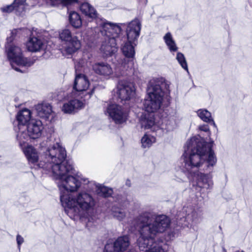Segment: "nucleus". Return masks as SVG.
Segmentation results:
<instances>
[{"mask_svg": "<svg viewBox=\"0 0 252 252\" xmlns=\"http://www.w3.org/2000/svg\"><path fill=\"white\" fill-rule=\"evenodd\" d=\"M66 156L65 149L56 143L47 148L44 153V160L40 161L37 166L58 180L60 200L66 214L74 220L87 218L94 210L95 201L85 191L76 195L65 192L77 191L81 186V181L88 180L75 173L72 165L65 160Z\"/></svg>", "mask_w": 252, "mask_h": 252, "instance_id": "obj_1", "label": "nucleus"}, {"mask_svg": "<svg viewBox=\"0 0 252 252\" xmlns=\"http://www.w3.org/2000/svg\"><path fill=\"white\" fill-rule=\"evenodd\" d=\"M213 143L211 141L207 147L200 137H193L187 142V150L184 155L183 172L188 179H195L199 187L206 189L213 186L212 176L198 172L197 169L203 164L209 168L216 164L217 159L211 147Z\"/></svg>", "mask_w": 252, "mask_h": 252, "instance_id": "obj_2", "label": "nucleus"}, {"mask_svg": "<svg viewBox=\"0 0 252 252\" xmlns=\"http://www.w3.org/2000/svg\"><path fill=\"white\" fill-rule=\"evenodd\" d=\"M140 236L137 240L140 251L143 252H166V245L163 242L154 240L156 236L166 231L170 226V221L165 215H158L151 218L141 216ZM127 252H137L131 249Z\"/></svg>", "mask_w": 252, "mask_h": 252, "instance_id": "obj_3", "label": "nucleus"}, {"mask_svg": "<svg viewBox=\"0 0 252 252\" xmlns=\"http://www.w3.org/2000/svg\"><path fill=\"white\" fill-rule=\"evenodd\" d=\"M169 86L163 79L151 80L147 88L148 96L145 99L143 106L145 111L154 113L161 107L163 96L165 92H168Z\"/></svg>", "mask_w": 252, "mask_h": 252, "instance_id": "obj_4", "label": "nucleus"}, {"mask_svg": "<svg viewBox=\"0 0 252 252\" xmlns=\"http://www.w3.org/2000/svg\"><path fill=\"white\" fill-rule=\"evenodd\" d=\"M18 30L11 31V36L7 38V43L5 45V53L13 69L22 73L26 71V68L32 65L34 62L23 56L21 48L12 43L13 37L16 35Z\"/></svg>", "mask_w": 252, "mask_h": 252, "instance_id": "obj_5", "label": "nucleus"}, {"mask_svg": "<svg viewBox=\"0 0 252 252\" xmlns=\"http://www.w3.org/2000/svg\"><path fill=\"white\" fill-rule=\"evenodd\" d=\"M43 126L40 121L32 120L26 126L20 127L17 140L20 147L25 145L30 139H38L42 135Z\"/></svg>", "mask_w": 252, "mask_h": 252, "instance_id": "obj_6", "label": "nucleus"}, {"mask_svg": "<svg viewBox=\"0 0 252 252\" xmlns=\"http://www.w3.org/2000/svg\"><path fill=\"white\" fill-rule=\"evenodd\" d=\"M125 40L126 38H124ZM136 42L125 41L122 44L121 50L126 58L120 59L115 65V72L117 76L123 75L124 71L133 64V58L135 55L134 46Z\"/></svg>", "mask_w": 252, "mask_h": 252, "instance_id": "obj_7", "label": "nucleus"}, {"mask_svg": "<svg viewBox=\"0 0 252 252\" xmlns=\"http://www.w3.org/2000/svg\"><path fill=\"white\" fill-rule=\"evenodd\" d=\"M60 39L64 42L65 45L63 50L66 54H72L81 47V43L78 37L73 34L71 30L67 28L63 29L59 32Z\"/></svg>", "mask_w": 252, "mask_h": 252, "instance_id": "obj_8", "label": "nucleus"}, {"mask_svg": "<svg viewBox=\"0 0 252 252\" xmlns=\"http://www.w3.org/2000/svg\"><path fill=\"white\" fill-rule=\"evenodd\" d=\"M116 94L122 101H127L131 99L135 94L133 85L126 80H120L116 88Z\"/></svg>", "mask_w": 252, "mask_h": 252, "instance_id": "obj_9", "label": "nucleus"}, {"mask_svg": "<svg viewBox=\"0 0 252 252\" xmlns=\"http://www.w3.org/2000/svg\"><path fill=\"white\" fill-rule=\"evenodd\" d=\"M130 244L128 236H121L113 244H106L105 246V252H124L129 247Z\"/></svg>", "mask_w": 252, "mask_h": 252, "instance_id": "obj_10", "label": "nucleus"}, {"mask_svg": "<svg viewBox=\"0 0 252 252\" xmlns=\"http://www.w3.org/2000/svg\"><path fill=\"white\" fill-rule=\"evenodd\" d=\"M107 112L116 124H122L127 119V114L121 106L116 103L110 104Z\"/></svg>", "mask_w": 252, "mask_h": 252, "instance_id": "obj_11", "label": "nucleus"}, {"mask_svg": "<svg viewBox=\"0 0 252 252\" xmlns=\"http://www.w3.org/2000/svg\"><path fill=\"white\" fill-rule=\"evenodd\" d=\"M89 86V82L87 77L80 74L75 77L73 89L74 91L71 93L72 95L75 97H78L82 98V94H84V92L86 91Z\"/></svg>", "mask_w": 252, "mask_h": 252, "instance_id": "obj_12", "label": "nucleus"}, {"mask_svg": "<svg viewBox=\"0 0 252 252\" xmlns=\"http://www.w3.org/2000/svg\"><path fill=\"white\" fill-rule=\"evenodd\" d=\"M141 23L138 19L129 22L127 26L126 40L129 42H136L139 36L141 30Z\"/></svg>", "mask_w": 252, "mask_h": 252, "instance_id": "obj_13", "label": "nucleus"}, {"mask_svg": "<svg viewBox=\"0 0 252 252\" xmlns=\"http://www.w3.org/2000/svg\"><path fill=\"white\" fill-rule=\"evenodd\" d=\"M102 28L105 32L106 38H114L117 39V42L121 40L120 33L121 32V27L115 24L108 22H105L102 24Z\"/></svg>", "mask_w": 252, "mask_h": 252, "instance_id": "obj_14", "label": "nucleus"}, {"mask_svg": "<svg viewBox=\"0 0 252 252\" xmlns=\"http://www.w3.org/2000/svg\"><path fill=\"white\" fill-rule=\"evenodd\" d=\"M184 210L186 213L185 220L190 227L199 222L203 214L200 210L195 209L192 207H187Z\"/></svg>", "mask_w": 252, "mask_h": 252, "instance_id": "obj_15", "label": "nucleus"}, {"mask_svg": "<svg viewBox=\"0 0 252 252\" xmlns=\"http://www.w3.org/2000/svg\"><path fill=\"white\" fill-rule=\"evenodd\" d=\"M117 39L114 38H105L100 50L106 57L111 56L117 51Z\"/></svg>", "mask_w": 252, "mask_h": 252, "instance_id": "obj_16", "label": "nucleus"}, {"mask_svg": "<svg viewBox=\"0 0 252 252\" xmlns=\"http://www.w3.org/2000/svg\"><path fill=\"white\" fill-rule=\"evenodd\" d=\"M71 97L73 99L66 103H64L62 106V110L66 114H71L75 110L82 108L84 106V102L80 99L79 97H75L74 95L71 94Z\"/></svg>", "mask_w": 252, "mask_h": 252, "instance_id": "obj_17", "label": "nucleus"}, {"mask_svg": "<svg viewBox=\"0 0 252 252\" xmlns=\"http://www.w3.org/2000/svg\"><path fill=\"white\" fill-rule=\"evenodd\" d=\"M94 71L100 75L103 76L106 78H110L114 73L116 77H118L110 65L105 63H98L93 65Z\"/></svg>", "mask_w": 252, "mask_h": 252, "instance_id": "obj_18", "label": "nucleus"}, {"mask_svg": "<svg viewBox=\"0 0 252 252\" xmlns=\"http://www.w3.org/2000/svg\"><path fill=\"white\" fill-rule=\"evenodd\" d=\"M46 46L45 41L38 37H31L27 43V49L32 52L45 50Z\"/></svg>", "mask_w": 252, "mask_h": 252, "instance_id": "obj_19", "label": "nucleus"}, {"mask_svg": "<svg viewBox=\"0 0 252 252\" xmlns=\"http://www.w3.org/2000/svg\"><path fill=\"white\" fill-rule=\"evenodd\" d=\"M31 112L28 109H24L19 111L16 115V119L19 122L18 128L20 130V127L23 128L28 122L31 120Z\"/></svg>", "mask_w": 252, "mask_h": 252, "instance_id": "obj_20", "label": "nucleus"}, {"mask_svg": "<svg viewBox=\"0 0 252 252\" xmlns=\"http://www.w3.org/2000/svg\"><path fill=\"white\" fill-rule=\"evenodd\" d=\"M30 163L34 164L38 161V155L36 149L31 145L21 147Z\"/></svg>", "mask_w": 252, "mask_h": 252, "instance_id": "obj_21", "label": "nucleus"}, {"mask_svg": "<svg viewBox=\"0 0 252 252\" xmlns=\"http://www.w3.org/2000/svg\"><path fill=\"white\" fill-rule=\"evenodd\" d=\"M141 127L145 129L152 128L155 125L154 116L152 114H142L139 119Z\"/></svg>", "mask_w": 252, "mask_h": 252, "instance_id": "obj_22", "label": "nucleus"}, {"mask_svg": "<svg viewBox=\"0 0 252 252\" xmlns=\"http://www.w3.org/2000/svg\"><path fill=\"white\" fill-rule=\"evenodd\" d=\"M68 20L71 26L75 29H79L82 26V19L79 14L76 11H71L68 12Z\"/></svg>", "mask_w": 252, "mask_h": 252, "instance_id": "obj_23", "label": "nucleus"}, {"mask_svg": "<svg viewBox=\"0 0 252 252\" xmlns=\"http://www.w3.org/2000/svg\"><path fill=\"white\" fill-rule=\"evenodd\" d=\"M36 110L37 115L43 118H48L52 112L51 106L48 103L37 105Z\"/></svg>", "mask_w": 252, "mask_h": 252, "instance_id": "obj_24", "label": "nucleus"}, {"mask_svg": "<svg viewBox=\"0 0 252 252\" xmlns=\"http://www.w3.org/2000/svg\"><path fill=\"white\" fill-rule=\"evenodd\" d=\"M81 11L86 16L92 19H95L97 17V13L94 8L89 3L84 2L80 6Z\"/></svg>", "mask_w": 252, "mask_h": 252, "instance_id": "obj_25", "label": "nucleus"}, {"mask_svg": "<svg viewBox=\"0 0 252 252\" xmlns=\"http://www.w3.org/2000/svg\"><path fill=\"white\" fill-rule=\"evenodd\" d=\"M78 0H46L45 6H68L77 3Z\"/></svg>", "mask_w": 252, "mask_h": 252, "instance_id": "obj_26", "label": "nucleus"}, {"mask_svg": "<svg viewBox=\"0 0 252 252\" xmlns=\"http://www.w3.org/2000/svg\"><path fill=\"white\" fill-rule=\"evenodd\" d=\"M197 115L204 122L206 123L212 122L214 126H216V124L211 116V114L206 109H199L197 111Z\"/></svg>", "mask_w": 252, "mask_h": 252, "instance_id": "obj_27", "label": "nucleus"}, {"mask_svg": "<svg viewBox=\"0 0 252 252\" xmlns=\"http://www.w3.org/2000/svg\"><path fill=\"white\" fill-rule=\"evenodd\" d=\"M164 40L171 52H175L177 51V47L172 35L170 32L167 33L163 37Z\"/></svg>", "mask_w": 252, "mask_h": 252, "instance_id": "obj_28", "label": "nucleus"}, {"mask_svg": "<svg viewBox=\"0 0 252 252\" xmlns=\"http://www.w3.org/2000/svg\"><path fill=\"white\" fill-rule=\"evenodd\" d=\"M90 183L93 184L95 186L97 193L101 196L107 197L112 194L113 191L111 189L103 186L101 185H96L94 183L90 182Z\"/></svg>", "mask_w": 252, "mask_h": 252, "instance_id": "obj_29", "label": "nucleus"}, {"mask_svg": "<svg viewBox=\"0 0 252 252\" xmlns=\"http://www.w3.org/2000/svg\"><path fill=\"white\" fill-rule=\"evenodd\" d=\"M141 141L142 147L149 148L156 142V138L151 135L145 134L141 138Z\"/></svg>", "mask_w": 252, "mask_h": 252, "instance_id": "obj_30", "label": "nucleus"}, {"mask_svg": "<svg viewBox=\"0 0 252 252\" xmlns=\"http://www.w3.org/2000/svg\"><path fill=\"white\" fill-rule=\"evenodd\" d=\"M111 215L114 218L121 220L126 217V212L123 209L114 206L112 208Z\"/></svg>", "mask_w": 252, "mask_h": 252, "instance_id": "obj_31", "label": "nucleus"}, {"mask_svg": "<svg viewBox=\"0 0 252 252\" xmlns=\"http://www.w3.org/2000/svg\"><path fill=\"white\" fill-rule=\"evenodd\" d=\"M26 0H15L13 2V4L15 8V11L20 14L25 10Z\"/></svg>", "mask_w": 252, "mask_h": 252, "instance_id": "obj_32", "label": "nucleus"}, {"mask_svg": "<svg viewBox=\"0 0 252 252\" xmlns=\"http://www.w3.org/2000/svg\"><path fill=\"white\" fill-rule=\"evenodd\" d=\"M176 59L182 67L186 70H188L187 62L184 55L181 53H178L177 54Z\"/></svg>", "mask_w": 252, "mask_h": 252, "instance_id": "obj_33", "label": "nucleus"}, {"mask_svg": "<svg viewBox=\"0 0 252 252\" xmlns=\"http://www.w3.org/2000/svg\"><path fill=\"white\" fill-rule=\"evenodd\" d=\"M0 10L3 13L8 14L15 11L14 5L12 3L10 5L3 6L0 8Z\"/></svg>", "mask_w": 252, "mask_h": 252, "instance_id": "obj_34", "label": "nucleus"}, {"mask_svg": "<svg viewBox=\"0 0 252 252\" xmlns=\"http://www.w3.org/2000/svg\"><path fill=\"white\" fill-rule=\"evenodd\" d=\"M90 59V54L88 53H84L82 58L78 62L81 66H84L87 63L88 61Z\"/></svg>", "mask_w": 252, "mask_h": 252, "instance_id": "obj_35", "label": "nucleus"}, {"mask_svg": "<svg viewBox=\"0 0 252 252\" xmlns=\"http://www.w3.org/2000/svg\"><path fill=\"white\" fill-rule=\"evenodd\" d=\"M16 241L18 244L19 249L20 248V245L24 242L23 238L20 235H17L16 237Z\"/></svg>", "mask_w": 252, "mask_h": 252, "instance_id": "obj_36", "label": "nucleus"}, {"mask_svg": "<svg viewBox=\"0 0 252 252\" xmlns=\"http://www.w3.org/2000/svg\"><path fill=\"white\" fill-rule=\"evenodd\" d=\"M199 129L201 130L207 132L209 131V127L207 125H203L199 126Z\"/></svg>", "mask_w": 252, "mask_h": 252, "instance_id": "obj_37", "label": "nucleus"}, {"mask_svg": "<svg viewBox=\"0 0 252 252\" xmlns=\"http://www.w3.org/2000/svg\"><path fill=\"white\" fill-rule=\"evenodd\" d=\"M30 1H31L32 6H34L38 4V3H37V1L35 0H30Z\"/></svg>", "mask_w": 252, "mask_h": 252, "instance_id": "obj_38", "label": "nucleus"}, {"mask_svg": "<svg viewBox=\"0 0 252 252\" xmlns=\"http://www.w3.org/2000/svg\"><path fill=\"white\" fill-rule=\"evenodd\" d=\"M91 94L90 93H88V94H86V95L88 96L87 99H89L91 97Z\"/></svg>", "mask_w": 252, "mask_h": 252, "instance_id": "obj_39", "label": "nucleus"}, {"mask_svg": "<svg viewBox=\"0 0 252 252\" xmlns=\"http://www.w3.org/2000/svg\"><path fill=\"white\" fill-rule=\"evenodd\" d=\"M223 252H226V250L224 249H223Z\"/></svg>", "mask_w": 252, "mask_h": 252, "instance_id": "obj_40", "label": "nucleus"}]
</instances>
